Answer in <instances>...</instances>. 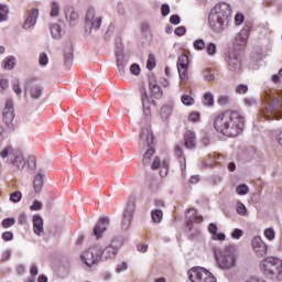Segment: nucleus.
<instances>
[{"mask_svg": "<svg viewBox=\"0 0 282 282\" xmlns=\"http://www.w3.org/2000/svg\"><path fill=\"white\" fill-rule=\"evenodd\" d=\"M246 119L237 111H225L218 115L214 120V127L218 133L227 138H237L243 133Z\"/></svg>", "mask_w": 282, "mask_h": 282, "instance_id": "1", "label": "nucleus"}, {"mask_svg": "<svg viewBox=\"0 0 282 282\" xmlns=\"http://www.w3.org/2000/svg\"><path fill=\"white\" fill-rule=\"evenodd\" d=\"M232 19V8L226 2L217 3L209 12V26L214 32H223Z\"/></svg>", "mask_w": 282, "mask_h": 282, "instance_id": "2", "label": "nucleus"}, {"mask_svg": "<svg viewBox=\"0 0 282 282\" xmlns=\"http://www.w3.org/2000/svg\"><path fill=\"white\" fill-rule=\"evenodd\" d=\"M216 263L220 270H232L237 267V249L235 246H226L214 250Z\"/></svg>", "mask_w": 282, "mask_h": 282, "instance_id": "3", "label": "nucleus"}, {"mask_svg": "<svg viewBox=\"0 0 282 282\" xmlns=\"http://www.w3.org/2000/svg\"><path fill=\"white\" fill-rule=\"evenodd\" d=\"M153 130H151V126H145L142 128L140 133L139 147L141 149H147L143 154L142 163L144 166H149L151 164V156L155 154V149H153Z\"/></svg>", "mask_w": 282, "mask_h": 282, "instance_id": "4", "label": "nucleus"}, {"mask_svg": "<svg viewBox=\"0 0 282 282\" xmlns=\"http://www.w3.org/2000/svg\"><path fill=\"white\" fill-rule=\"evenodd\" d=\"M260 270L270 279L276 276L279 281L282 280V261L279 258L267 257L260 262Z\"/></svg>", "mask_w": 282, "mask_h": 282, "instance_id": "5", "label": "nucleus"}, {"mask_svg": "<svg viewBox=\"0 0 282 282\" xmlns=\"http://www.w3.org/2000/svg\"><path fill=\"white\" fill-rule=\"evenodd\" d=\"M0 158L8 164L15 166L19 171H23V169H25V159L23 158V153L20 152L19 149L12 148V145L6 147L1 151Z\"/></svg>", "mask_w": 282, "mask_h": 282, "instance_id": "6", "label": "nucleus"}, {"mask_svg": "<svg viewBox=\"0 0 282 282\" xmlns=\"http://www.w3.org/2000/svg\"><path fill=\"white\" fill-rule=\"evenodd\" d=\"M189 281L192 282H217L215 275L204 268H193L188 271Z\"/></svg>", "mask_w": 282, "mask_h": 282, "instance_id": "7", "label": "nucleus"}, {"mask_svg": "<svg viewBox=\"0 0 282 282\" xmlns=\"http://www.w3.org/2000/svg\"><path fill=\"white\" fill-rule=\"evenodd\" d=\"M80 259L85 265L91 268V265H96L100 260V246L89 247L86 251L80 254Z\"/></svg>", "mask_w": 282, "mask_h": 282, "instance_id": "8", "label": "nucleus"}, {"mask_svg": "<svg viewBox=\"0 0 282 282\" xmlns=\"http://www.w3.org/2000/svg\"><path fill=\"white\" fill-rule=\"evenodd\" d=\"M26 93L33 98V100H39L43 96V86L36 77H31L28 79L25 85Z\"/></svg>", "mask_w": 282, "mask_h": 282, "instance_id": "9", "label": "nucleus"}, {"mask_svg": "<svg viewBox=\"0 0 282 282\" xmlns=\"http://www.w3.org/2000/svg\"><path fill=\"white\" fill-rule=\"evenodd\" d=\"M100 25H102V14L94 8H89L86 13V26L89 30H100Z\"/></svg>", "mask_w": 282, "mask_h": 282, "instance_id": "10", "label": "nucleus"}, {"mask_svg": "<svg viewBox=\"0 0 282 282\" xmlns=\"http://www.w3.org/2000/svg\"><path fill=\"white\" fill-rule=\"evenodd\" d=\"M14 101L12 99H8L2 110V120L4 123L10 126L14 122Z\"/></svg>", "mask_w": 282, "mask_h": 282, "instance_id": "11", "label": "nucleus"}, {"mask_svg": "<svg viewBox=\"0 0 282 282\" xmlns=\"http://www.w3.org/2000/svg\"><path fill=\"white\" fill-rule=\"evenodd\" d=\"M251 248L258 254V257H263L268 254V243L263 241L261 236H256L251 240Z\"/></svg>", "mask_w": 282, "mask_h": 282, "instance_id": "12", "label": "nucleus"}, {"mask_svg": "<svg viewBox=\"0 0 282 282\" xmlns=\"http://www.w3.org/2000/svg\"><path fill=\"white\" fill-rule=\"evenodd\" d=\"M133 213H135V204L128 203L123 213V219L121 221L122 230H129V228H131V221H133Z\"/></svg>", "mask_w": 282, "mask_h": 282, "instance_id": "13", "label": "nucleus"}, {"mask_svg": "<svg viewBox=\"0 0 282 282\" xmlns=\"http://www.w3.org/2000/svg\"><path fill=\"white\" fill-rule=\"evenodd\" d=\"M118 254V241L112 240L109 246H107L104 250L100 247V257L105 259V261L109 259H116Z\"/></svg>", "mask_w": 282, "mask_h": 282, "instance_id": "14", "label": "nucleus"}, {"mask_svg": "<svg viewBox=\"0 0 282 282\" xmlns=\"http://www.w3.org/2000/svg\"><path fill=\"white\" fill-rule=\"evenodd\" d=\"M177 72L181 80L188 78V56L181 55L177 59Z\"/></svg>", "mask_w": 282, "mask_h": 282, "instance_id": "15", "label": "nucleus"}, {"mask_svg": "<svg viewBox=\"0 0 282 282\" xmlns=\"http://www.w3.org/2000/svg\"><path fill=\"white\" fill-rule=\"evenodd\" d=\"M141 102L143 115L145 116V118H149V116H151V109L155 107V101L149 98V94H147L145 89L141 91Z\"/></svg>", "mask_w": 282, "mask_h": 282, "instance_id": "16", "label": "nucleus"}, {"mask_svg": "<svg viewBox=\"0 0 282 282\" xmlns=\"http://www.w3.org/2000/svg\"><path fill=\"white\" fill-rule=\"evenodd\" d=\"M107 226H109V218L101 217L93 229L94 236L97 239L102 237V234L107 230Z\"/></svg>", "mask_w": 282, "mask_h": 282, "instance_id": "17", "label": "nucleus"}, {"mask_svg": "<svg viewBox=\"0 0 282 282\" xmlns=\"http://www.w3.org/2000/svg\"><path fill=\"white\" fill-rule=\"evenodd\" d=\"M151 169H160L161 177H166L169 175V161H161L160 158H154Z\"/></svg>", "mask_w": 282, "mask_h": 282, "instance_id": "18", "label": "nucleus"}, {"mask_svg": "<svg viewBox=\"0 0 282 282\" xmlns=\"http://www.w3.org/2000/svg\"><path fill=\"white\" fill-rule=\"evenodd\" d=\"M33 232L41 237L45 234V229L43 227V217L35 215L33 216Z\"/></svg>", "mask_w": 282, "mask_h": 282, "instance_id": "19", "label": "nucleus"}, {"mask_svg": "<svg viewBox=\"0 0 282 282\" xmlns=\"http://www.w3.org/2000/svg\"><path fill=\"white\" fill-rule=\"evenodd\" d=\"M45 182V174L42 172H37L33 177V189L34 193L39 194L41 191H43V185Z\"/></svg>", "mask_w": 282, "mask_h": 282, "instance_id": "20", "label": "nucleus"}, {"mask_svg": "<svg viewBox=\"0 0 282 282\" xmlns=\"http://www.w3.org/2000/svg\"><path fill=\"white\" fill-rule=\"evenodd\" d=\"M36 19H39V9H33L30 11L29 17L23 24V29L30 30V28H34V25H36Z\"/></svg>", "mask_w": 282, "mask_h": 282, "instance_id": "21", "label": "nucleus"}, {"mask_svg": "<svg viewBox=\"0 0 282 282\" xmlns=\"http://www.w3.org/2000/svg\"><path fill=\"white\" fill-rule=\"evenodd\" d=\"M218 228L215 223L209 224L208 232L212 235L213 241H226V234L217 232Z\"/></svg>", "mask_w": 282, "mask_h": 282, "instance_id": "22", "label": "nucleus"}, {"mask_svg": "<svg viewBox=\"0 0 282 282\" xmlns=\"http://www.w3.org/2000/svg\"><path fill=\"white\" fill-rule=\"evenodd\" d=\"M227 63L230 72H239L241 69V62H239V57L235 53L228 55Z\"/></svg>", "mask_w": 282, "mask_h": 282, "instance_id": "23", "label": "nucleus"}, {"mask_svg": "<svg viewBox=\"0 0 282 282\" xmlns=\"http://www.w3.org/2000/svg\"><path fill=\"white\" fill-rule=\"evenodd\" d=\"M184 142L186 149H195V145L197 144V138L195 135V132L192 130H187L184 135Z\"/></svg>", "mask_w": 282, "mask_h": 282, "instance_id": "24", "label": "nucleus"}, {"mask_svg": "<svg viewBox=\"0 0 282 282\" xmlns=\"http://www.w3.org/2000/svg\"><path fill=\"white\" fill-rule=\"evenodd\" d=\"M246 43H248V31H240L235 37V45L241 50V47H246Z\"/></svg>", "mask_w": 282, "mask_h": 282, "instance_id": "25", "label": "nucleus"}, {"mask_svg": "<svg viewBox=\"0 0 282 282\" xmlns=\"http://www.w3.org/2000/svg\"><path fill=\"white\" fill-rule=\"evenodd\" d=\"M186 218L188 219V221H191L192 224H202V221H204V217L197 215V209L195 208H191L187 210V215Z\"/></svg>", "mask_w": 282, "mask_h": 282, "instance_id": "26", "label": "nucleus"}, {"mask_svg": "<svg viewBox=\"0 0 282 282\" xmlns=\"http://www.w3.org/2000/svg\"><path fill=\"white\" fill-rule=\"evenodd\" d=\"M14 65H17V57L14 56H7L2 62L3 69H14Z\"/></svg>", "mask_w": 282, "mask_h": 282, "instance_id": "27", "label": "nucleus"}, {"mask_svg": "<svg viewBox=\"0 0 282 282\" xmlns=\"http://www.w3.org/2000/svg\"><path fill=\"white\" fill-rule=\"evenodd\" d=\"M50 32H51V36H53L54 39H61V36H63V29H61L59 24H52L50 26Z\"/></svg>", "mask_w": 282, "mask_h": 282, "instance_id": "28", "label": "nucleus"}, {"mask_svg": "<svg viewBox=\"0 0 282 282\" xmlns=\"http://www.w3.org/2000/svg\"><path fill=\"white\" fill-rule=\"evenodd\" d=\"M150 91L153 98H162V88L155 82H150Z\"/></svg>", "mask_w": 282, "mask_h": 282, "instance_id": "29", "label": "nucleus"}, {"mask_svg": "<svg viewBox=\"0 0 282 282\" xmlns=\"http://www.w3.org/2000/svg\"><path fill=\"white\" fill-rule=\"evenodd\" d=\"M263 237L267 241H274L276 239V231L274 230V227L265 228L263 230Z\"/></svg>", "mask_w": 282, "mask_h": 282, "instance_id": "30", "label": "nucleus"}, {"mask_svg": "<svg viewBox=\"0 0 282 282\" xmlns=\"http://www.w3.org/2000/svg\"><path fill=\"white\" fill-rule=\"evenodd\" d=\"M66 19L70 25H74L76 21H78V13L74 11V9H68L66 12Z\"/></svg>", "mask_w": 282, "mask_h": 282, "instance_id": "31", "label": "nucleus"}, {"mask_svg": "<svg viewBox=\"0 0 282 282\" xmlns=\"http://www.w3.org/2000/svg\"><path fill=\"white\" fill-rule=\"evenodd\" d=\"M203 105H206V107H213V105H215V98L213 97L212 93H205L204 94Z\"/></svg>", "mask_w": 282, "mask_h": 282, "instance_id": "32", "label": "nucleus"}, {"mask_svg": "<svg viewBox=\"0 0 282 282\" xmlns=\"http://www.w3.org/2000/svg\"><path fill=\"white\" fill-rule=\"evenodd\" d=\"M151 215L152 221H154V224H160V221H162V218L164 217V213H162V210L160 209L152 210Z\"/></svg>", "mask_w": 282, "mask_h": 282, "instance_id": "33", "label": "nucleus"}, {"mask_svg": "<svg viewBox=\"0 0 282 282\" xmlns=\"http://www.w3.org/2000/svg\"><path fill=\"white\" fill-rule=\"evenodd\" d=\"M181 102L185 105V107H192V105H195V98L191 95H182L181 97Z\"/></svg>", "mask_w": 282, "mask_h": 282, "instance_id": "34", "label": "nucleus"}, {"mask_svg": "<svg viewBox=\"0 0 282 282\" xmlns=\"http://www.w3.org/2000/svg\"><path fill=\"white\" fill-rule=\"evenodd\" d=\"M61 14V4L56 1L51 3V17L56 18Z\"/></svg>", "mask_w": 282, "mask_h": 282, "instance_id": "35", "label": "nucleus"}, {"mask_svg": "<svg viewBox=\"0 0 282 282\" xmlns=\"http://www.w3.org/2000/svg\"><path fill=\"white\" fill-rule=\"evenodd\" d=\"M8 12H10V9H8V6L0 4V21L8 20Z\"/></svg>", "mask_w": 282, "mask_h": 282, "instance_id": "36", "label": "nucleus"}, {"mask_svg": "<svg viewBox=\"0 0 282 282\" xmlns=\"http://www.w3.org/2000/svg\"><path fill=\"white\" fill-rule=\"evenodd\" d=\"M236 210L238 215H241V217H246V215H248V209L246 208V205L240 202L237 203Z\"/></svg>", "mask_w": 282, "mask_h": 282, "instance_id": "37", "label": "nucleus"}, {"mask_svg": "<svg viewBox=\"0 0 282 282\" xmlns=\"http://www.w3.org/2000/svg\"><path fill=\"white\" fill-rule=\"evenodd\" d=\"M236 192L238 195H248V193H250V187L246 184H241L237 186Z\"/></svg>", "mask_w": 282, "mask_h": 282, "instance_id": "38", "label": "nucleus"}, {"mask_svg": "<svg viewBox=\"0 0 282 282\" xmlns=\"http://www.w3.org/2000/svg\"><path fill=\"white\" fill-rule=\"evenodd\" d=\"M194 48L198 52H202V50H206V42L204 40L198 39L194 42Z\"/></svg>", "mask_w": 282, "mask_h": 282, "instance_id": "39", "label": "nucleus"}, {"mask_svg": "<svg viewBox=\"0 0 282 282\" xmlns=\"http://www.w3.org/2000/svg\"><path fill=\"white\" fill-rule=\"evenodd\" d=\"M47 63H50V57L47 56V53H41L39 56V64L42 67H45V65H47Z\"/></svg>", "mask_w": 282, "mask_h": 282, "instance_id": "40", "label": "nucleus"}, {"mask_svg": "<svg viewBox=\"0 0 282 282\" xmlns=\"http://www.w3.org/2000/svg\"><path fill=\"white\" fill-rule=\"evenodd\" d=\"M273 141L276 142L279 144V147L282 148V129L276 130L273 133Z\"/></svg>", "mask_w": 282, "mask_h": 282, "instance_id": "41", "label": "nucleus"}, {"mask_svg": "<svg viewBox=\"0 0 282 282\" xmlns=\"http://www.w3.org/2000/svg\"><path fill=\"white\" fill-rule=\"evenodd\" d=\"M21 197H23L21 192H14L10 195V202L13 204H19V202H21Z\"/></svg>", "mask_w": 282, "mask_h": 282, "instance_id": "42", "label": "nucleus"}, {"mask_svg": "<svg viewBox=\"0 0 282 282\" xmlns=\"http://www.w3.org/2000/svg\"><path fill=\"white\" fill-rule=\"evenodd\" d=\"M206 51L209 56H215V54H217V45H215V43H209L206 46Z\"/></svg>", "mask_w": 282, "mask_h": 282, "instance_id": "43", "label": "nucleus"}, {"mask_svg": "<svg viewBox=\"0 0 282 282\" xmlns=\"http://www.w3.org/2000/svg\"><path fill=\"white\" fill-rule=\"evenodd\" d=\"M127 65V62L124 59H120V57L117 58V67L119 73L122 75L124 74V66Z\"/></svg>", "mask_w": 282, "mask_h": 282, "instance_id": "44", "label": "nucleus"}, {"mask_svg": "<svg viewBox=\"0 0 282 282\" xmlns=\"http://www.w3.org/2000/svg\"><path fill=\"white\" fill-rule=\"evenodd\" d=\"M155 67V55L150 54L148 57V64H147V68L148 69H153Z\"/></svg>", "mask_w": 282, "mask_h": 282, "instance_id": "45", "label": "nucleus"}, {"mask_svg": "<svg viewBox=\"0 0 282 282\" xmlns=\"http://www.w3.org/2000/svg\"><path fill=\"white\" fill-rule=\"evenodd\" d=\"M203 78L204 80H207L208 83H210L212 80H215V75H213L210 70L206 69L203 72Z\"/></svg>", "mask_w": 282, "mask_h": 282, "instance_id": "46", "label": "nucleus"}, {"mask_svg": "<svg viewBox=\"0 0 282 282\" xmlns=\"http://www.w3.org/2000/svg\"><path fill=\"white\" fill-rule=\"evenodd\" d=\"M160 115H161V118H163V120H166V118H169V116H171V108L162 107Z\"/></svg>", "mask_w": 282, "mask_h": 282, "instance_id": "47", "label": "nucleus"}, {"mask_svg": "<svg viewBox=\"0 0 282 282\" xmlns=\"http://www.w3.org/2000/svg\"><path fill=\"white\" fill-rule=\"evenodd\" d=\"M15 220L14 218H7L2 220V226L3 228H12V226H14Z\"/></svg>", "mask_w": 282, "mask_h": 282, "instance_id": "48", "label": "nucleus"}, {"mask_svg": "<svg viewBox=\"0 0 282 282\" xmlns=\"http://www.w3.org/2000/svg\"><path fill=\"white\" fill-rule=\"evenodd\" d=\"M9 87L10 84L8 79H0V94H3Z\"/></svg>", "mask_w": 282, "mask_h": 282, "instance_id": "49", "label": "nucleus"}, {"mask_svg": "<svg viewBox=\"0 0 282 282\" xmlns=\"http://www.w3.org/2000/svg\"><path fill=\"white\" fill-rule=\"evenodd\" d=\"M236 94H248V85L240 84L236 87Z\"/></svg>", "mask_w": 282, "mask_h": 282, "instance_id": "50", "label": "nucleus"}, {"mask_svg": "<svg viewBox=\"0 0 282 282\" xmlns=\"http://www.w3.org/2000/svg\"><path fill=\"white\" fill-rule=\"evenodd\" d=\"M130 73L133 74V76H139L140 75V65L132 64L130 66Z\"/></svg>", "mask_w": 282, "mask_h": 282, "instance_id": "51", "label": "nucleus"}, {"mask_svg": "<svg viewBox=\"0 0 282 282\" xmlns=\"http://www.w3.org/2000/svg\"><path fill=\"white\" fill-rule=\"evenodd\" d=\"M30 208H31V210H41V208H43V203H41L39 200H33Z\"/></svg>", "mask_w": 282, "mask_h": 282, "instance_id": "52", "label": "nucleus"}, {"mask_svg": "<svg viewBox=\"0 0 282 282\" xmlns=\"http://www.w3.org/2000/svg\"><path fill=\"white\" fill-rule=\"evenodd\" d=\"M188 120L189 122H197L199 120V112H196V111L191 112L188 115Z\"/></svg>", "mask_w": 282, "mask_h": 282, "instance_id": "53", "label": "nucleus"}, {"mask_svg": "<svg viewBox=\"0 0 282 282\" xmlns=\"http://www.w3.org/2000/svg\"><path fill=\"white\" fill-rule=\"evenodd\" d=\"M232 239H241L243 237V230L235 229L231 234Z\"/></svg>", "mask_w": 282, "mask_h": 282, "instance_id": "54", "label": "nucleus"}, {"mask_svg": "<svg viewBox=\"0 0 282 282\" xmlns=\"http://www.w3.org/2000/svg\"><path fill=\"white\" fill-rule=\"evenodd\" d=\"M181 21L182 20L177 14L171 15L170 18V23H172V25H180Z\"/></svg>", "mask_w": 282, "mask_h": 282, "instance_id": "55", "label": "nucleus"}, {"mask_svg": "<svg viewBox=\"0 0 282 282\" xmlns=\"http://www.w3.org/2000/svg\"><path fill=\"white\" fill-rule=\"evenodd\" d=\"M174 34H176V36H184L186 34V28L177 26L174 31Z\"/></svg>", "mask_w": 282, "mask_h": 282, "instance_id": "56", "label": "nucleus"}, {"mask_svg": "<svg viewBox=\"0 0 282 282\" xmlns=\"http://www.w3.org/2000/svg\"><path fill=\"white\" fill-rule=\"evenodd\" d=\"M14 235L11 231H6L2 234L3 241H12Z\"/></svg>", "mask_w": 282, "mask_h": 282, "instance_id": "57", "label": "nucleus"}, {"mask_svg": "<svg viewBox=\"0 0 282 282\" xmlns=\"http://www.w3.org/2000/svg\"><path fill=\"white\" fill-rule=\"evenodd\" d=\"M161 12L163 17H169V14L171 13V8L169 7V4H163L161 8Z\"/></svg>", "mask_w": 282, "mask_h": 282, "instance_id": "58", "label": "nucleus"}, {"mask_svg": "<svg viewBox=\"0 0 282 282\" xmlns=\"http://www.w3.org/2000/svg\"><path fill=\"white\" fill-rule=\"evenodd\" d=\"M243 19H245L243 14L241 13L236 14L235 17L236 25H241L243 23Z\"/></svg>", "mask_w": 282, "mask_h": 282, "instance_id": "59", "label": "nucleus"}, {"mask_svg": "<svg viewBox=\"0 0 282 282\" xmlns=\"http://www.w3.org/2000/svg\"><path fill=\"white\" fill-rule=\"evenodd\" d=\"M127 262H122L120 264L117 265L116 268V272L120 273V272H124L127 270Z\"/></svg>", "mask_w": 282, "mask_h": 282, "instance_id": "60", "label": "nucleus"}, {"mask_svg": "<svg viewBox=\"0 0 282 282\" xmlns=\"http://www.w3.org/2000/svg\"><path fill=\"white\" fill-rule=\"evenodd\" d=\"M245 105L247 107H252V106L257 105V100H254V98H251V97L246 98L245 99Z\"/></svg>", "mask_w": 282, "mask_h": 282, "instance_id": "61", "label": "nucleus"}, {"mask_svg": "<svg viewBox=\"0 0 282 282\" xmlns=\"http://www.w3.org/2000/svg\"><path fill=\"white\" fill-rule=\"evenodd\" d=\"M117 11H118V14H120V17H124V14H127V11L124 10V6H122V3H119L117 6Z\"/></svg>", "mask_w": 282, "mask_h": 282, "instance_id": "62", "label": "nucleus"}, {"mask_svg": "<svg viewBox=\"0 0 282 282\" xmlns=\"http://www.w3.org/2000/svg\"><path fill=\"white\" fill-rule=\"evenodd\" d=\"M13 91L17 94V96H21L23 94V90L21 89V86L19 84H13Z\"/></svg>", "mask_w": 282, "mask_h": 282, "instance_id": "63", "label": "nucleus"}, {"mask_svg": "<svg viewBox=\"0 0 282 282\" xmlns=\"http://www.w3.org/2000/svg\"><path fill=\"white\" fill-rule=\"evenodd\" d=\"M246 282H265L261 279H257V278H250L249 280H247Z\"/></svg>", "mask_w": 282, "mask_h": 282, "instance_id": "64", "label": "nucleus"}]
</instances>
